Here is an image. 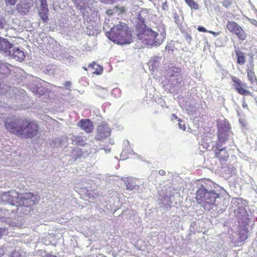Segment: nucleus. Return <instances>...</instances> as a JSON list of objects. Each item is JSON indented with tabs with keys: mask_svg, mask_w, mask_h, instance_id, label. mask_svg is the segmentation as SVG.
<instances>
[{
	"mask_svg": "<svg viewBox=\"0 0 257 257\" xmlns=\"http://www.w3.org/2000/svg\"><path fill=\"white\" fill-rule=\"evenodd\" d=\"M144 39L145 40V41L146 42V44H147L148 46H150L149 45V40H152L153 39V37L152 36H148L146 34V30H145L144 31Z\"/></svg>",
	"mask_w": 257,
	"mask_h": 257,
	"instance_id": "nucleus-32",
	"label": "nucleus"
},
{
	"mask_svg": "<svg viewBox=\"0 0 257 257\" xmlns=\"http://www.w3.org/2000/svg\"><path fill=\"white\" fill-rule=\"evenodd\" d=\"M8 28L9 25L6 19L0 16V29H7Z\"/></svg>",
	"mask_w": 257,
	"mask_h": 257,
	"instance_id": "nucleus-28",
	"label": "nucleus"
},
{
	"mask_svg": "<svg viewBox=\"0 0 257 257\" xmlns=\"http://www.w3.org/2000/svg\"><path fill=\"white\" fill-rule=\"evenodd\" d=\"M34 195L31 193H27L24 194H19L18 197L16 201V205L15 209H12L11 212L18 210L20 208L24 207H28L34 204L33 198Z\"/></svg>",
	"mask_w": 257,
	"mask_h": 257,
	"instance_id": "nucleus-6",
	"label": "nucleus"
},
{
	"mask_svg": "<svg viewBox=\"0 0 257 257\" xmlns=\"http://www.w3.org/2000/svg\"><path fill=\"white\" fill-rule=\"evenodd\" d=\"M46 257H57L56 255L50 254L48 256H46Z\"/></svg>",
	"mask_w": 257,
	"mask_h": 257,
	"instance_id": "nucleus-44",
	"label": "nucleus"
},
{
	"mask_svg": "<svg viewBox=\"0 0 257 257\" xmlns=\"http://www.w3.org/2000/svg\"><path fill=\"white\" fill-rule=\"evenodd\" d=\"M25 94V91L23 89L0 83V95H5L8 98L17 99L19 97L24 96Z\"/></svg>",
	"mask_w": 257,
	"mask_h": 257,
	"instance_id": "nucleus-5",
	"label": "nucleus"
},
{
	"mask_svg": "<svg viewBox=\"0 0 257 257\" xmlns=\"http://www.w3.org/2000/svg\"><path fill=\"white\" fill-rule=\"evenodd\" d=\"M218 128V139L221 143H224L231 135L230 124L227 121L224 120L219 123Z\"/></svg>",
	"mask_w": 257,
	"mask_h": 257,
	"instance_id": "nucleus-7",
	"label": "nucleus"
},
{
	"mask_svg": "<svg viewBox=\"0 0 257 257\" xmlns=\"http://www.w3.org/2000/svg\"><path fill=\"white\" fill-rule=\"evenodd\" d=\"M42 13V12H39V15H41Z\"/></svg>",
	"mask_w": 257,
	"mask_h": 257,
	"instance_id": "nucleus-49",
	"label": "nucleus"
},
{
	"mask_svg": "<svg viewBox=\"0 0 257 257\" xmlns=\"http://www.w3.org/2000/svg\"><path fill=\"white\" fill-rule=\"evenodd\" d=\"M17 0H5L6 4L7 6L15 5Z\"/></svg>",
	"mask_w": 257,
	"mask_h": 257,
	"instance_id": "nucleus-34",
	"label": "nucleus"
},
{
	"mask_svg": "<svg viewBox=\"0 0 257 257\" xmlns=\"http://www.w3.org/2000/svg\"><path fill=\"white\" fill-rule=\"evenodd\" d=\"M40 5H41V8L42 10L45 11L46 10H47V2L46 0H39Z\"/></svg>",
	"mask_w": 257,
	"mask_h": 257,
	"instance_id": "nucleus-31",
	"label": "nucleus"
},
{
	"mask_svg": "<svg viewBox=\"0 0 257 257\" xmlns=\"http://www.w3.org/2000/svg\"><path fill=\"white\" fill-rule=\"evenodd\" d=\"M117 7V15H119L123 13L125 11V9L122 7Z\"/></svg>",
	"mask_w": 257,
	"mask_h": 257,
	"instance_id": "nucleus-33",
	"label": "nucleus"
},
{
	"mask_svg": "<svg viewBox=\"0 0 257 257\" xmlns=\"http://www.w3.org/2000/svg\"><path fill=\"white\" fill-rule=\"evenodd\" d=\"M10 54L7 55L15 60L22 62L26 58L24 51L19 48H14L12 50H10Z\"/></svg>",
	"mask_w": 257,
	"mask_h": 257,
	"instance_id": "nucleus-13",
	"label": "nucleus"
},
{
	"mask_svg": "<svg viewBox=\"0 0 257 257\" xmlns=\"http://www.w3.org/2000/svg\"><path fill=\"white\" fill-rule=\"evenodd\" d=\"M197 30L200 32H207V30L202 26H199L197 28Z\"/></svg>",
	"mask_w": 257,
	"mask_h": 257,
	"instance_id": "nucleus-39",
	"label": "nucleus"
},
{
	"mask_svg": "<svg viewBox=\"0 0 257 257\" xmlns=\"http://www.w3.org/2000/svg\"><path fill=\"white\" fill-rule=\"evenodd\" d=\"M196 200L205 210H209L213 209L215 205L216 199L219 198V194L214 191H207V190L201 186L197 191Z\"/></svg>",
	"mask_w": 257,
	"mask_h": 257,
	"instance_id": "nucleus-3",
	"label": "nucleus"
},
{
	"mask_svg": "<svg viewBox=\"0 0 257 257\" xmlns=\"http://www.w3.org/2000/svg\"><path fill=\"white\" fill-rule=\"evenodd\" d=\"M172 71H174L175 73H177V74H171V76H178V74L180 72V68H173V69L172 70Z\"/></svg>",
	"mask_w": 257,
	"mask_h": 257,
	"instance_id": "nucleus-35",
	"label": "nucleus"
},
{
	"mask_svg": "<svg viewBox=\"0 0 257 257\" xmlns=\"http://www.w3.org/2000/svg\"><path fill=\"white\" fill-rule=\"evenodd\" d=\"M120 157L121 158L122 160H125L127 159V157H126V152L125 151V150H123L121 152L120 154Z\"/></svg>",
	"mask_w": 257,
	"mask_h": 257,
	"instance_id": "nucleus-37",
	"label": "nucleus"
},
{
	"mask_svg": "<svg viewBox=\"0 0 257 257\" xmlns=\"http://www.w3.org/2000/svg\"><path fill=\"white\" fill-rule=\"evenodd\" d=\"M83 69H84L85 70H87V69H86V68H84V67H83Z\"/></svg>",
	"mask_w": 257,
	"mask_h": 257,
	"instance_id": "nucleus-50",
	"label": "nucleus"
},
{
	"mask_svg": "<svg viewBox=\"0 0 257 257\" xmlns=\"http://www.w3.org/2000/svg\"><path fill=\"white\" fill-rule=\"evenodd\" d=\"M19 196V194L14 190H11L8 192H5L2 193H0V204L3 205H7L8 207H12L16 208L17 198ZM11 209L9 207L3 208L1 210L4 211V215H7L9 211H11Z\"/></svg>",
	"mask_w": 257,
	"mask_h": 257,
	"instance_id": "nucleus-4",
	"label": "nucleus"
},
{
	"mask_svg": "<svg viewBox=\"0 0 257 257\" xmlns=\"http://www.w3.org/2000/svg\"><path fill=\"white\" fill-rule=\"evenodd\" d=\"M5 125L11 133L25 139L36 136L39 127L35 121L18 117L7 118Z\"/></svg>",
	"mask_w": 257,
	"mask_h": 257,
	"instance_id": "nucleus-1",
	"label": "nucleus"
},
{
	"mask_svg": "<svg viewBox=\"0 0 257 257\" xmlns=\"http://www.w3.org/2000/svg\"><path fill=\"white\" fill-rule=\"evenodd\" d=\"M137 180L135 179L126 178L123 180V182L126 186V189L130 190L137 189L139 188V185L137 183Z\"/></svg>",
	"mask_w": 257,
	"mask_h": 257,
	"instance_id": "nucleus-16",
	"label": "nucleus"
},
{
	"mask_svg": "<svg viewBox=\"0 0 257 257\" xmlns=\"http://www.w3.org/2000/svg\"><path fill=\"white\" fill-rule=\"evenodd\" d=\"M226 27L229 32L234 33L240 40H243L245 39V33L242 28L235 22H228Z\"/></svg>",
	"mask_w": 257,
	"mask_h": 257,
	"instance_id": "nucleus-9",
	"label": "nucleus"
},
{
	"mask_svg": "<svg viewBox=\"0 0 257 257\" xmlns=\"http://www.w3.org/2000/svg\"><path fill=\"white\" fill-rule=\"evenodd\" d=\"M71 139L73 145L81 146H84L86 144L85 140L81 136L72 135Z\"/></svg>",
	"mask_w": 257,
	"mask_h": 257,
	"instance_id": "nucleus-19",
	"label": "nucleus"
},
{
	"mask_svg": "<svg viewBox=\"0 0 257 257\" xmlns=\"http://www.w3.org/2000/svg\"><path fill=\"white\" fill-rule=\"evenodd\" d=\"M65 145L64 141L60 138L54 139L51 144L53 147L55 148H61Z\"/></svg>",
	"mask_w": 257,
	"mask_h": 257,
	"instance_id": "nucleus-23",
	"label": "nucleus"
},
{
	"mask_svg": "<svg viewBox=\"0 0 257 257\" xmlns=\"http://www.w3.org/2000/svg\"><path fill=\"white\" fill-rule=\"evenodd\" d=\"M66 85H68L70 84V82H66Z\"/></svg>",
	"mask_w": 257,
	"mask_h": 257,
	"instance_id": "nucleus-48",
	"label": "nucleus"
},
{
	"mask_svg": "<svg viewBox=\"0 0 257 257\" xmlns=\"http://www.w3.org/2000/svg\"><path fill=\"white\" fill-rule=\"evenodd\" d=\"M108 37L111 41L120 45L130 44L132 42L128 27L123 22H119L111 27L108 33Z\"/></svg>",
	"mask_w": 257,
	"mask_h": 257,
	"instance_id": "nucleus-2",
	"label": "nucleus"
},
{
	"mask_svg": "<svg viewBox=\"0 0 257 257\" xmlns=\"http://www.w3.org/2000/svg\"><path fill=\"white\" fill-rule=\"evenodd\" d=\"M13 47V44L7 39L0 37V51L6 56L10 54V49Z\"/></svg>",
	"mask_w": 257,
	"mask_h": 257,
	"instance_id": "nucleus-14",
	"label": "nucleus"
},
{
	"mask_svg": "<svg viewBox=\"0 0 257 257\" xmlns=\"http://www.w3.org/2000/svg\"><path fill=\"white\" fill-rule=\"evenodd\" d=\"M161 58L159 57H155L151 59L148 63L150 69L154 71L159 66Z\"/></svg>",
	"mask_w": 257,
	"mask_h": 257,
	"instance_id": "nucleus-20",
	"label": "nucleus"
},
{
	"mask_svg": "<svg viewBox=\"0 0 257 257\" xmlns=\"http://www.w3.org/2000/svg\"><path fill=\"white\" fill-rule=\"evenodd\" d=\"M148 17L147 11L146 10H142L137 15V20L138 24L140 26H145V20Z\"/></svg>",
	"mask_w": 257,
	"mask_h": 257,
	"instance_id": "nucleus-17",
	"label": "nucleus"
},
{
	"mask_svg": "<svg viewBox=\"0 0 257 257\" xmlns=\"http://www.w3.org/2000/svg\"><path fill=\"white\" fill-rule=\"evenodd\" d=\"M233 85L238 93L243 95H250V92L245 88L247 87V84L242 82L240 79L236 77L233 76L231 78Z\"/></svg>",
	"mask_w": 257,
	"mask_h": 257,
	"instance_id": "nucleus-10",
	"label": "nucleus"
},
{
	"mask_svg": "<svg viewBox=\"0 0 257 257\" xmlns=\"http://www.w3.org/2000/svg\"><path fill=\"white\" fill-rule=\"evenodd\" d=\"M178 126L179 128L183 131H185L186 129L185 125L184 122L179 120V122H178Z\"/></svg>",
	"mask_w": 257,
	"mask_h": 257,
	"instance_id": "nucleus-36",
	"label": "nucleus"
},
{
	"mask_svg": "<svg viewBox=\"0 0 257 257\" xmlns=\"http://www.w3.org/2000/svg\"><path fill=\"white\" fill-rule=\"evenodd\" d=\"M223 4V6H224L225 7H227L228 6H229L231 4L230 2L227 0L224 1Z\"/></svg>",
	"mask_w": 257,
	"mask_h": 257,
	"instance_id": "nucleus-40",
	"label": "nucleus"
},
{
	"mask_svg": "<svg viewBox=\"0 0 257 257\" xmlns=\"http://www.w3.org/2000/svg\"><path fill=\"white\" fill-rule=\"evenodd\" d=\"M88 67L89 68H93L94 69H95V71H94L93 73L94 74H100L101 73V72H102V68L96 64L94 62H93L92 63H90L89 65H88Z\"/></svg>",
	"mask_w": 257,
	"mask_h": 257,
	"instance_id": "nucleus-24",
	"label": "nucleus"
},
{
	"mask_svg": "<svg viewBox=\"0 0 257 257\" xmlns=\"http://www.w3.org/2000/svg\"><path fill=\"white\" fill-rule=\"evenodd\" d=\"M117 7H114L113 8L108 9L106 11V14L109 16H112L117 14Z\"/></svg>",
	"mask_w": 257,
	"mask_h": 257,
	"instance_id": "nucleus-30",
	"label": "nucleus"
},
{
	"mask_svg": "<svg viewBox=\"0 0 257 257\" xmlns=\"http://www.w3.org/2000/svg\"><path fill=\"white\" fill-rule=\"evenodd\" d=\"M97 90L99 91H102V92H106L107 90L106 89H105L104 88L101 87L100 86H99L97 87Z\"/></svg>",
	"mask_w": 257,
	"mask_h": 257,
	"instance_id": "nucleus-41",
	"label": "nucleus"
},
{
	"mask_svg": "<svg viewBox=\"0 0 257 257\" xmlns=\"http://www.w3.org/2000/svg\"><path fill=\"white\" fill-rule=\"evenodd\" d=\"M236 54L237 57V63L242 65L245 63V56L244 53L240 51H236Z\"/></svg>",
	"mask_w": 257,
	"mask_h": 257,
	"instance_id": "nucleus-26",
	"label": "nucleus"
},
{
	"mask_svg": "<svg viewBox=\"0 0 257 257\" xmlns=\"http://www.w3.org/2000/svg\"><path fill=\"white\" fill-rule=\"evenodd\" d=\"M186 4L192 9L194 10H198L199 9L198 5L193 0H185Z\"/></svg>",
	"mask_w": 257,
	"mask_h": 257,
	"instance_id": "nucleus-27",
	"label": "nucleus"
},
{
	"mask_svg": "<svg viewBox=\"0 0 257 257\" xmlns=\"http://www.w3.org/2000/svg\"><path fill=\"white\" fill-rule=\"evenodd\" d=\"M124 144L127 145L128 144V142L126 141L125 142H124Z\"/></svg>",
	"mask_w": 257,
	"mask_h": 257,
	"instance_id": "nucleus-47",
	"label": "nucleus"
},
{
	"mask_svg": "<svg viewBox=\"0 0 257 257\" xmlns=\"http://www.w3.org/2000/svg\"><path fill=\"white\" fill-rule=\"evenodd\" d=\"M248 231L245 229H241L239 231V237L238 238V242H242L247 238Z\"/></svg>",
	"mask_w": 257,
	"mask_h": 257,
	"instance_id": "nucleus-25",
	"label": "nucleus"
},
{
	"mask_svg": "<svg viewBox=\"0 0 257 257\" xmlns=\"http://www.w3.org/2000/svg\"><path fill=\"white\" fill-rule=\"evenodd\" d=\"M78 125H80L81 128L86 133H90L93 129L92 123L87 119L81 120Z\"/></svg>",
	"mask_w": 257,
	"mask_h": 257,
	"instance_id": "nucleus-15",
	"label": "nucleus"
},
{
	"mask_svg": "<svg viewBox=\"0 0 257 257\" xmlns=\"http://www.w3.org/2000/svg\"><path fill=\"white\" fill-rule=\"evenodd\" d=\"M215 156L223 161L226 160L228 157V154L226 151L225 148L219 149H216Z\"/></svg>",
	"mask_w": 257,
	"mask_h": 257,
	"instance_id": "nucleus-18",
	"label": "nucleus"
},
{
	"mask_svg": "<svg viewBox=\"0 0 257 257\" xmlns=\"http://www.w3.org/2000/svg\"><path fill=\"white\" fill-rule=\"evenodd\" d=\"M102 2H103L104 3H107L109 2V0H102Z\"/></svg>",
	"mask_w": 257,
	"mask_h": 257,
	"instance_id": "nucleus-45",
	"label": "nucleus"
},
{
	"mask_svg": "<svg viewBox=\"0 0 257 257\" xmlns=\"http://www.w3.org/2000/svg\"><path fill=\"white\" fill-rule=\"evenodd\" d=\"M159 174L161 175H165V174H166V172L164 170H160L159 171Z\"/></svg>",
	"mask_w": 257,
	"mask_h": 257,
	"instance_id": "nucleus-42",
	"label": "nucleus"
},
{
	"mask_svg": "<svg viewBox=\"0 0 257 257\" xmlns=\"http://www.w3.org/2000/svg\"><path fill=\"white\" fill-rule=\"evenodd\" d=\"M110 128L106 123H101L97 127L95 139L98 140L105 139L110 135Z\"/></svg>",
	"mask_w": 257,
	"mask_h": 257,
	"instance_id": "nucleus-11",
	"label": "nucleus"
},
{
	"mask_svg": "<svg viewBox=\"0 0 257 257\" xmlns=\"http://www.w3.org/2000/svg\"><path fill=\"white\" fill-rule=\"evenodd\" d=\"M33 6V0H21L17 5V10L21 14L26 15Z\"/></svg>",
	"mask_w": 257,
	"mask_h": 257,
	"instance_id": "nucleus-12",
	"label": "nucleus"
},
{
	"mask_svg": "<svg viewBox=\"0 0 257 257\" xmlns=\"http://www.w3.org/2000/svg\"><path fill=\"white\" fill-rule=\"evenodd\" d=\"M247 74L248 79L250 81V82H253L254 79H255V76L254 72L252 70H247Z\"/></svg>",
	"mask_w": 257,
	"mask_h": 257,
	"instance_id": "nucleus-29",
	"label": "nucleus"
},
{
	"mask_svg": "<svg viewBox=\"0 0 257 257\" xmlns=\"http://www.w3.org/2000/svg\"><path fill=\"white\" fill-rule=\"evenodd\" d=\"M12 65L8 63H4L0 61V73L8 75L10 72V68Z\"/></svg>",
	"mask_w": 257,
	"mask_h": 257,
	"instance_id": "nucleus-21",
	"label": "nucleus"
},
{
	"mask_svg": "<svg viewBox=\"0 0 257 257\" xmlns=\"http://www.w3.org/2000/svg\"><path fill=\"white\" fill-rule=\"evenodd\" d=\"M84 152L78 147L75 148L72 151V156L75 161L78 158H80L84 154Z\"/></svg>",
	"mask_w": 257,
	"mask_h": 257,
	"instance_id": "nucleus-22",
	"label": "nucleus"
},
{
	"mask_svg": "<svg viewBox=\"0 0 257 257\" xmlns=\"http://www.w3.org/2000/svg\"><path fill=\"white\" fill-rule=\"evenodd\" d=\"M146 34L148 36H152L153 38L149 40V45L151 47L158 46L161 45L165 38V35L164 33H156L150 29L146 30Z\"/></svg>",
	"mask_w": 257,
	"mask_h": 257,
	"instance_id": "nucleus-8",
	"label": "nucleus"
},
{
	"mask_svg": "<svg viewBox=\"0 0 257 257\" xmlns=\"http://www.w3.org/2000/svg\"><path fill=\"white\" fill-rule=\"evenodd\" d=\"M210 33L213 34L214 35L216 36L215 33L212 31H210Z\"/></svg>",
	"mask_w": 257,
	"mask_h": 257,
	"instance_id": "nucleus-46",
	"label": "nucleus"
},
{
	"mask_svg": "<svg viewBox=\"0 0 257 257\" xmlns=\"http://www.w3.org/2000/svg\"><path fill=\"white\" fill-rule=\"evenodd\" d=\"M250 22L251 24H252L253 25H255L257 24V22L254 20L251 19L250 20Z\"/></svg>",
	"mask_w": 257,
	"mask_h": 257,
	"instance_id": "nucleus-43",
	"label": "nucleus"
},
{
	"mask_svg": "<svg viewBox=\"0 0 257 257\" xmlns=\"http://www.w3.org/2000/svg\"><path fill=\"white\" fill-rule=\"evenodd\" d=\"M6 232L7 230L5 229L0 227V238L2 237V235L6 233Z\"/></svg>",
	"mask_w": 257,
	"mask_h": 257,
	"instance_id": "nucleus-38",
	"label": "nucleus"
}]
</instances>
